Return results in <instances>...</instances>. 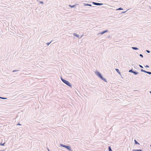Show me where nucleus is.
<instances>
[{"instance_id": "f257e3e1", "label": "nucleus", "mask_w": 151, "mask_h": 151, "mask_svg": "<svg viewBox=\"0 0 151 151\" xmlns=\"http://www.w3.org/2000/svg\"><path fill=\"white\" fill-rule=\"evenodd\" d=\"M95 73L96 75L99 78H100L104 82H107V81L106 79L102 76V74L100 72L98 71H96L95 72Z\"/></svg>"}, {"instance_id": "f03ea898", "label": "nucleus", "mask_w": 151, "mask_h": 151, "mask_svg": "<svg viewBox=\"0 0 151 151\" xmlns=\"http://www.w3.org/2000/svg\"><path fill=\"white\" fill-rule=\"evenodd\" d=\"M61 79L62 81L70 88L72 87V85L71 83L68 81L63 78L61 77Z\"/></svg>"}, {"instance_id": "7ed1b4c3", "label": "nucleus", "mask_w": 151, "mask_h": 151, "mask_svg": "<svg viewBox=\"0 0 151 151\" xmlns=\"http://www.w3.org/2000/svg\"><path fill=\"white\" fill-rule=\"evenodd\" d=\"M60 146L64 147L65 148L69 151H73V150L71 149V147L70 146L65 145L61 144H60Z\"/></svg>"}, {"instance_id": "20e7f679", "label": "nucleus", "mask_w": 151, "mask_h": 151, "mask_svg": "<svg viewBox=\"0 0 151 151\" xmlns=\"http://www.w3.org/2000/svg\"><path fill=\"white\" fill-rule=\"evenodd\" d=\"M92 3L93 4L97 6H100L103 4L102 3H100L95 2H93Z\"/></svg>"}, {"instance_id": "39448f33", "label": "nucleus", "mask_w": 151, "mask_h": 151, "mask_svg": "<svg viewBox=\"0 0 151 151\" xmlns=\"http://www.w3.org/2000/svg\"><path fill=\"white\" fill-rule=\"evenodd\" d=\"M109 31L108 30H105L104 31H102L100 33L98 34V35H99V34H100L101 35H103V34L108 32Z\"/></svg>"}, {"instance_id": "423d86ee", "label": "nucleus", "mask_w": 151, "mask_h": 151, "mask_svg": "<svg viewBox=\"0 0 151 151\" xmlns=\"http://www.w3.org/2000/svg\"><path fill=\"white\" fill-rule=\"evenodd\" d=\"M115 70H116V71L118 73L120 76H122L121 75V73L119 71V70L117 68H116L115 69Z\"/></svg>"}, {"instance_id": "0eeeda50", "label": "nucleus", "mask_w": 151, "mask_h": 151, "mask_svg": "<svg viewBox=\"0 0 151 151\" xmlns=\"http://www.w3.org/2000/svg\"><path fill=\"white\" fill-rule=\"evenodd\" d=\"M132 73H133L134 75H136L139 73L136 70H133Z\"/></svg>"}, {"instance_id": "6e6552de", "label": "nucleus", "mask_w": 151, "mask_h": 151, "mask_svg": "<svg viewBox=\"0 0 151 151\" xmlns=\"http://www.w3.org/2000/svg\"><path fill=\"white\" fill-rule=\"evenodd\" d=\"M83 4H84V6H92L91 4H85V3H84Z\"/></svg>"}, {"instance_id": "1a4fd4ad", "label": "nucleus", "mask_w": 151, "mask_h": 151, "mask_svg": "<svg viewBox=\"0 0 151 151\" xmlns=\"http://www.w3.org/2000/svg\"><path fill=\"white\" fill-rule=\"evenodd\" d=\"M132 48L134 50H138V48L135 47H132Z\"/></svg>"}, {"instance_id": "9d476101", "label": "nucleus", "mask_w": 151, "mask_h": 151, "mask_svg": "<svg viewBox=\"0 0 151 151\" xmlns=\"http://www.w3.org/2000/svg\"><path fill=\"white\" fill-rule=\"evenodd\" d=\"M73 35H74L75 36H76V37H79V35H78L77 34H76V33H75L73 34Z\"/></svg>"}, {"instance_id": "9b49d317", "label": "nucleus", "mask_w": 151, "mask_h": 151, "mask_svg": "<svg viewBox=\"0 0 151 151\" xmlns=\"http://www.w3.org/2000/svg\"><path fill=\"white\" fill-rule=\"evenodd\" d=\"M134 141L135 145H139V144L136 140V139H134Z\"/></svg>"}, {"instance_id": "f8f14e48", "label": "nucleus", "mask_w": 151, "mask_h": 151, "mask_svg": "<svg viewBox=\"0 0 151 151\" xmlns=\"http://www.w3.org/2000/svg\"><path fill=\"white\" fill-rule=\"evenodd\" d=\"M76 6V5L75 4V5H69V6L71 8H72Z\"/></svg>"}, {"instance_id": "ddd939ff", "label": "nucleus", "mask_w": 151, "mask_h": 151, "mask_svg": "<svg viewBox=\"0 0 151 151\" xmlns=\"http://www.w3.org/2000/svg\"><path fill=\"white\" fill-rule=\"evenodd\" d=\"M108 150L109 151H113L110 146L108 147Z\"/></svg>"}, {"instance_id": "4468645a", "label": "nucleus", "mask_w": 151, "mask_h": 151, "mask_svg": "<svg viewBox=\"0 0 151 151\" xmlns=\"http://www.w3.org/2000/svg\"><path fill=\"white\" fill-rule=\"evenodd\" d=\"M141 72H145V73H146V71L145 70H143V69H141Z\"/></svg>"}, {"instance_id": "2eb2a0df", "label": "nucleus", "mask_w": 151, "mask_h": 151, "mask_svg": "<svg viewBox=\"0 0 151 151\" xmlns=\"http://www.w3.org/2000/svg\"><path fill=\"white\" fill-rule=\"evenodd\" d=\"M134 70H133V69H130V70H129V72H130V73H133V71Z\"/></svg>"}, {"instance_id": "dca6fc26", "label": "nucleus", "mask_w": 151, "mask_h": 151, "mask_svg": "<svg viewBox=\"0 0 151 151\" xmlns=\"http://www.w3.org/2000/svg\"><path fill=\"white\" fill-rule=\"evenodd\" d=\"M123 9L122 8L120 7V8H118V9H116V10H123Z\"/></svg>"}, {"instance_id": "f3484780", "label": "nucleus", "mask_w": 151, "mask_h": 151, "mask_svg": "<svg viewBox=\"0 0 151 151\" xmlns=\"http://www.w3.org/2000/svg\"><path fill=\"white\" fill-rule=\"evenodd\" d=\"M5 143L4 142L3 143H2L1 142L0 143V145L1 146H4V145H5Z\"/></svg>"}, {"instance_id": "a211bd4d", "label": "nucleus", "mask_w": 151, "mask_h": 151, "mask_svg": "<svg viewBox=\"0 0 151 151\" xmlns=\"http://www.w3.org/2000/svg\"><path fill=\"white\" fill-rule=\"evenodd\" d=\"M0 99H7V98L3 97H1L0 96Z\"/></svg>"}, {"instance_id": "6ab92c4d", "label": "nucleus", "mask_w": 151, "mask_h": 151, "mask_svg": "<svg viewBox=\"0 0 151 151\" xmlns=\"http://www.w3.org/2000/svg\"><path fill=\"white\" fill-rule=\"evenodd\" d=\"M146 73L149 74V75L151 74V72H150L147 71Z\"/></svg>"}, {"instance_id": "aec40b11", "label": "nucleus", "mask_w": 151, "mask_h": 151, "mask_svg": "<svg viewBox=\"0 0 151 151\" xmlns=\"http://www.w3.org/2000/svg\"><path fill=\"white\" fill-rule=\"evenodd\" d=\"M51 42H52V41L50 42H48V43H47L46 44H47V45L48 46L51 43Z\"/></svg>"}, {"instance_id": "412c9836", "label": "nucleus", "mask_w": 151, "mask_h": 151, "mask_svg": "<svg viewBox=\"0 0 151 151\" xmlns=\"http://www.w3.org/2000/svg\"><path fill=\"white\" fill-rule=\"evenodd\" d=\"M19 70H13L12 72H15L17 71H18Z\"/></svg>"}, {"instance_id": "4be33fe9", "label": "nucleus", "mask_w": 151, "mask_h": 151, "mask_svg": "<svg viewBox=\"0 0 151 151\" xmlns=\"http://www.w3.org/2000/svg\"><path fill=\"white\" fill-rule=\"evenodd\" d=\"M127 11H126L125 12H121V14H124V13H125Z\"/></svg>"}, {"instance_id": "5701e85b", "label": "nucleus", "mask_w": 151, "mask_h": 151, "mask_svg": "<svg viewBox=\"0 0 151 151\" xmlns=\"http://www.w3.org/2000/svg\"><path fill=\"white\" fill-rule=\"evenodd\" d=\"M139 56L142 58H143V55L141 54H139Z\"/></svg>"}, {"instance_id": "b1692460", "label": "nucleus", "mask_w": 151, "mask_h": 151, "mask_svg": "<svg viewBox=\"0 0 151 151\" xmlns=\"http://www.w3.org/2000/svg\"><path fill=\"white\" fill-rule=\"evenodd\" d=\"M146 52H147L148 53H150V51H149V50H146Z\"/></svg>"}, {"instance_id": "393cba45", "label": "nucleus", "mask_w": 151, "mask_h": 151, "mask_svg": "<svg viewBox=\"0 0 151 151\" xmlns=\"http://www.w3.org/2000/svg\"><path fill=\"white\" fill-rule=\"evenodd\" d=\"M139 65V66L141 68H143V67L141 65Z\"/></svg>"}, {"instance_id": "a878e982", "label": "nucleus", "mask_w": 151, "mask_h": 151, "mask_svg": "<svg viewBox=\"0 0 151 151\" xmlns=\"http://www.w3.org/2000/svg\"><path fill=\"white\" fill-rule=\"evenodd\" d=\"M145 67H147V68H149V65H146L145 66Z\"/></svg>"}, {"instance_id": "bb28decb", "label": "nucleus", "mask_w": 151, "mask_h": 151, "mask_svg": "<svg viewBox=\"0 0 151 151\" xmlns=\"http://www.w3.org/2000/svg\"><path fill=\"white\" fill-rule=\"evenodd\" d=\"M40 4H43V2L42 1H40Z\"/></svg>"}, {"instance_id": "cd10ccee", "label": "nucleus", "mask_w": 151, "mask_h": 151, "mask_svg": "<svg viewBox=\"0 0 151 151\" xmlns=\"http://www.w3.org/2000/svg\"><path fill=\"white\" fill-rule=\"evenodd\" d=\"M17 125H21V124L19 123H18V124H17Z\"/></svg>"}, {"instance_id": "c85d7f7f", "label": "nucleus", "mask_w": 151, "mask_h": 151, "mask_svg": "<svg viewBox=\"0 0 151 151\" xmlns=\"http://www.w3.org/2000/svg\"><path fill=\"white\" fill-rule=\"evenodd\" d=\"M47 150L48 151H50L48 148H47Z\"/></svg>"}, {"instance_id": "c756f323", "label": "nucleus", "mask_w": 151, "mask_h": 151, "mask_svg": "<svg viewBox=\"0 0 151 151\" xmlns=\"http://www.w3.org/2000/svg\"><path fill=\"white\" fill-rule=\"evenodd\" d=\"M149 8H150V9H151V6H149Z\"/></svg>"}, {"instance_id": "7c9ffc66", "label": "nucleus", "mask_w": 151, "mask_h": 151, "mask_svg": "<svg viewBox=\"0 0 151 151\" xmlns=\"http://www.w3.org/2000/svg\"><path fill=\"white\" fill-rule=\"evenodd\" d=\"M150 93L151 94V91H150Z\"/></svg>"}, {"instance_id": "2f4dec72", "label": "nucleus", "mask_w": 151, "mask_h": 151, "mask_svg": "<svg viewBox=\"0 0 151 151\" xmlns=\"http://www.w3.org/2000/svg\"><path fill=\"white\" fill-rule=\"evenodd\" d=\"M109 37H110V36H109Z\"/></svg>"}, {"instance_id": "473e14b6", "label": "nucleus", "mask_w": 151, "mask_h": 151, "mask_svg": "<svg viewBox=\"0 0 151 151\" xmlns=\"http://www.w3.org/2000/svg\"><path fill=\"white\" fill-rule=\"evenodd\" d=\"M150 147H151V145H150Z\"/></svg>"}]
</instances>
